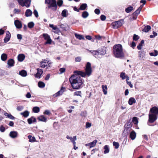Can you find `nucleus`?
I'll return each mask as SVG.
<instances>
[{
  "mask_svg": "<svg viewBox=\"0 0 158 158\" xmlns=\"http://www.w3.org/2000/svg\"><path fill=\"white\" fill-rule=\"evenodd\" d=\"M85 70V73L81 71H74V73L75 74L72 75L69 78V81L73 89H79L81 88L83 84L82 78L79 75L85 77L86 76H89L91 74L92 70L90 63H87Z\"/></svg>",
  "mask_w": 158,
  "mask_h": 158,
  "instance_id": "f257e3e1",
  "label": "nucleus"
},
{
  "mask_svg": "<svg viewBox=\"0 0 158 158\" xmlns=\"http://www.w3.org/2000/svg\"><path fill=\"white\" fill-rule=\"evenodd\" d=\"M150 112L151 114H149L148 121L150 123H153L157 118L158 115V107L154 106L150 110Z\"/></svg>",
  "mask_w": 158,
  "mask_h": 158,
  "instance_id": "f03ea898",
  "label": "nucleus"
},
{
  "mask_svg": "<svg viewBox=\"0 0 158 158\" xmlns=\"http://www.w3.org/2000/svg\"><path fill=\"white\" fill-rule=\"evenodd\" d=\"M114 56L117 58H121L124 56L123 47L121 45L118 44L114 45L113 48Z\"/></svg>",
  "mask_w": 158,
  "mask_h": 158,
  "instance_id": "7ed1b4c3",
  "label": "nucleus"
},
{
  "mask_svg": "<svg viewBox=\"0 0 158 158\" xmlns=\"http://www.w3.org/2000/svg\"><path fill=\"white\" fill-rule=\"evenodd\" d=\"M45 3L48 5V8L53 10L57 9V4L56 0H45Z\"/></svg>",
  "mask_w": 158,
  "mask_h": 158,
  "instance_id": "20e7f679",
  "label": "nucleus"
},
{
  "mask_svg": "<svg viewBox=\"0 0 158 158\" xmlns=\"http://www.w3.org/2000/svg\"><path fill=\"white\" fill-rule=\"evenodd\" d=\"M19 4L22 6L28 7L31 5V0H17Z\"/></svg>",
  "mask_w": 158,
  "mask_h": 158,
  "instance_id": "39448f33",
  "label": "nucleus"
},
{
  "mask_svg": "<svg viewBox=\"0 0 158 158\" xmlns=\"http://www.w3.org/2000/svg\"><path fill=\"white\" fill-rule=\"evenodd\" d=\"M123 20L121 19L119 20L114 22L112 23L113 28H117L121 26L123 23Z\"/></svg>",
  "mask_w": 158,
  "mask_h": 158,
  "instance_id": "423d86ee",
  "label": "nucleus"
},
{
  "mask_svg": "<svg viewBox=\"0 0 158 158\" xmlns=\"http://www.w3.org/2000/svg\"><path fill=\"white\" fill-rule=\"evenodd\" d=\"M65 87H62L60 90L54 94L53 96L55 97H57L62 95L65 91Z\"/></svg>",
  "mask_w": 158,
  "mask_h": 158,
  "instance_id": "0eeeda50",
  "label": "nucleus"
},
{
  "mask_svg": "<svg viewBox=\"0 0 158 158\" xmlns=\"http://www.w3.org/2000/svg\"><path fill=\"white\" fill-rule=\"evenodd\" d=\"M50 63L49 61L46 60H43L40 62V67L42 68H45L46 66H47V64H49Z\"/></svg>",
  "mask_w": 158,
  "mask_h": 158,
  "instance_id": "6e6552de",
  "label": "nucleus"
},
{
  "mask_svg": "<svg viewBox=\"0 0 158 158\" xmlns=\"http://www.w3.org/2000/svg\"><path fill=\"white\" fill-rule=\"evenodd\" d=\"M49 27L52 28L54 30L53 31L56 33H58L60 32L59 28L56 26H54L53 24H50L49 25Z\"/></svg>",
  "mask_w": 158,
  "mask_h": 158,
  "instance_id": "1a4fd4ad",
  "label": "nucleus"
},
{
  "mask_svg": "<svg viewBox=\"0 0 158 158\" xmlns=\"http://www.w3.org/2000/svg\"><path fill=\"white\" fill-rule=\"evenodd\" d=\"M18 135L17 132L15 131H11L10 134V136L12 138H15L17 137Z\"/></svg>",
  "mask_w": 158,
  "mask_h": 158,
  "instance_id": "9d476101",
  "label": "nucleus"
},
{
  "mask_svg": "<svg viewBox=\"0 0 158 158\" xmlns=\"http://www.w3.org/2000/svg\"><path fill=\"white\" fill-rule=\"evenodd\" d=\"M6 36L4 40L5 43L8 42L10 38V34L8 31H7L6 32Z\"/></svg>",
  "mask_w": 158,
  "mask_h": 158,
  "instance_id": "9b49d317",
  "label": "nucleus"
},
{
  "mask_svg": "<svg viewBox=\"0 0 158 158\" xmlns=\"http://www.w3.org/2000/svg\"><path fill=\"white\" fill-rule=\"evenodd\" d=\"M15 24L16 27L18 28H20L22 27L21 23L18 20H16L14 22Z\"/></svg>",
  "mask_w": 158,
  "mask_h": 158,
  "instance_id": "f8f14e48",
  "label": "nucleus"
},
{
  "mask_svg": "<svg viewBox=\"0 0 158 158\" xmlns=\"http://www.w3.org/2000/svg\"><path fill=\"white\" fill-rule=\"evenodd\" d=\"M136 133L134 131H132L130 133V137L131 138V139L132 140H133L135 139L136 137Z\"/></svg>",
  "mask_w": 158,
  "mask_h": 158,
  "instance_id": "ddd939ff",
  "label": "nucleus"
},
{
  "mask_svg": "<svg viewBox=\"0 0 158 158\" xmlns=\"http://www.w3.org/2000/svg\"><path fill=\"white\" fill-rule=\"evenodd\" d=\"M87 50L91 53L95 57L97 58L98 55L99 54V51L96 50H90L88 49Z\"/></svg>",
  "mask_w": 158,
  "mask_h": 158,
  "instance_id": "4468645a",
  "label": "nucleus"
},
{
  "mask_svg": "<svg viewBox=\"0 0 158 158\" xmlns=\"http://www.w3.org/2000/svg\"><path fill=\"white\" fill-rule=\"evenodd\" d=\"M25 58V56L23 54H20L18 56V59L19 61H23Z\"/></svg>",
  "mask_w": 158,
  "mask_h": 158,
  "instance_id": "2eb2a0df",
  "label": "nucleus"
},
{
  "mask_svg": "<svg viewBox=\"0 0 158 158\" xmlns=\"http://www.w3.org/2000/svg\"><path fill=\"white\" fill-rule=\"evenodd\" d=\"M14 61L12 59H10L8 60L7 61V64L9 67L13 66L14 64Z\"/></svg>",
  "mask_w": 158,
  "mask_h": 158,
  "instance_id": "dca6fc26",
  "label": "nucleus"
},
{
  "mask_svg": "<svg viewBox=\"0 0 158 158\" xmlns=\"http://www.w3.org/2000/svg\"><path fill=\"white\" fill-rule=\"evenodd\" d=\"M4 115L10 119L13 120L15 119V117L13 116L10 114H9L7 112L4 113Z\"/></svg>",
  "mask_w": 158,
  "mask_h": 158,
  "instance_id": "f3484780",
  "label": "nucleus"
},
{
  "mask_svg": "<svg viewBox=\"0 0 158 158\" xmlns=\"http://www.w3.org/2000/svg\"><path fill=\"white\" fill-rule=\"evenodd\" d=\"M32 14V12L30 9L27 10L25 12V15L26 17L31 16Z\"/></svg>",
  "mask_w": 158,
  "mask_h": 158,
  "instance_id": "a211bd4d",
  "label": "nucleus"
},
{
  "mask_svg": "<svg viewBox=\"0 0 158 158\" xmlns=\"http://www.w3.org/2000/svg\"><path fill=\"white\" fill-rule=\"evenodd\" d=\"M135 102L136 100L133 98H131L129 100L128 103L130 105H132L134 103H135Z\"/></svg>",
  "mask_w": 158,
  "mask_h": 158,
  "instance_id": "6ab92c4d",
  "label": "nucleus"
},
{
  "mask_svg": "<svg viewBox=\"0 0 158 158\" xmlns=\"http://www.w3.org/2000/svg\"><path fill=\"white\" fill-rule=\"evenodd\" d=\"M28 122L29 124H31L33 122H35L36 121V119L35 118L32 117L28 119Z\"/></svg>",
  "mask_w": 158,
  "mask_h": 158,
  "instance_id": "aec40b11",
  "label": "nucleus"
},
{
  "mask_svg": "<svg viewBox=\"0 0 158 158\" xmlns=\"http://www.w3.org/2000/svg\"><path fill=\"white\" fill-rule=\"evenodd\" d=\"M19 74L22 76L25 77L27 75V73L25 70H22L19 72Z\"/></svg>",
  "mask_w": 158,
  "mask_h": 158,
  "instance_id": "412c9836",
  "label": "nucleus"
},
{
  "mask_svg": "<svg viewBox=\"0 0 158 158\" xmlns=\"http://www.w3.org/2000/svg\"><path fill=\"white\" fill-rule=\"evenodd\" d=\"M151 27L150 26L147 25L144 27V28L142 30V31L145 32H147L151 30Z\"/></svg>",
  "mask_w": 158,
  "mask_h": 158,
  "instance_id": "4be33fe9",
  "label": "nucleus"
},
{
  "mask_svg": "<svg viewBox=\"0 0 158 158\" xmlns=\"http://www.w3.org/2000/svg\"><path fill=\"white\" fill-rule=\"evenodd\" d=\"M28 138L29 139V141L31 142H33L35 141V139L34 136H32L31 135H29Z\"/></svg>",
  "mask_w": 158,
  "mask_h": 158,
  "instance_id": "5701e85b",
  "label": "nucleus"
},
{
  "mask_svg": "<svg viewBox=\"0 0 158 158\" xmlns=\"http://www.w3.org/2000/svg\"><path fill=\"white\" fill-rule=\"evenodd\" d=\"M7 55L5 53H3L1 56V59L2 61H5L7 59Z\"/></svg>",
  "mask_w": 158,
  "mask_h": 158,
  "instance_id": "b1692460",
  "label": "nucleus"
},
{
  "mask_svg": "<svg viewBox=\"0 0 158 158\" xmlns=\"http://www.w3.org/2000/svg\"><path fill=\"white\" fill-rule=\"evenodd\" d=\"M24 117H27L29 115V112L27 111H25L21 113L20 114Z\"/></svg>",
  "mask_w": 158,
  "mask_h": 158,
  "instance_id": "393cba45",
  "label": "nucleus"
},
{
  "mask_svg": "<svg viewBox=\"0 0 158 158\" xmlns=\"http://www.w3.org/2000/svg\"><path fill=\"white\" fill-rule=\"evenodd\" d=\"M97 142V140L96 139H95L92 142L90 143V148L94 147Z\"/></svg>",
  "mask_w": 158,
  "mask_h": 158,
  "instance_id": "a878e982",
  "label": "nucleus"
},
{
  "mask_svg": "<svg viewBox=\"0 0 158 158\" xmlns=\"http://www.w3.org/2000/svg\"><path fill=\"white\" fill-rule=\"evenodd\" d=\"M87 5L86 4L84 3L82 4L80 6L79 10H84L87 7Z\"/></svg>",
  "mask_w": 158,
  "mask_h": 158,
  "instance_id": "bb28decb",
  "label": "nucleus"
},
{
  "mask_svg": "<svg viewBox=\"0 0 158 158\" xmlns=\"http://www.w3.org/2000/svg\"><path fill=\"white\" fill-rule=\"evenodd\" d=\"M75 36L79 40H84V38L83 36L82 35H80L79 34H77V33L75 34Z\"/></svg>",
  "mask_w": 158,
  "mask_h": 158,
  "instance_id": "cd10ccee",
  "label": "nucleus"
},
{
  "mask_svg": "<svg viewBox=\"0 0 158 158\" xmlns=\"http://www.w3.org/2000/svg\"><path fill=\"white\" fill-rule=\"evenodd\" d=\"M102 89L104 93V94H107V86L106 85H102Z\"/></svg>",
  "mask_w": 158,
  "mask_h": 158,
  "instance_id": "c85d7f7f",
  "label": "nucleus"
},
{
  "mask_svg": "<svg viewBox=\"0 0 158 158\" xmlns=\"http://www.w3.org/2000/svg\"><path fill=\"white\" fill-rule=\"evenodd\" d=\"M154 52H150L149 55L151 56H156L158 55V51L156 50H154Z\"/></svg>",
  "mask_w": 158,
  "mask_h": 158,
  "instance_id": "c756f323",
  "label": "nucleus"
},
{
  "mask_svg": "<svg viewBox=\"0 0 158 158\" xmlns=\"http://www.w3.org/2000/svg\"><path fill=\"white\" fill-rule=\"evenodd\" d=\"M104 149L105 150L104 151V153L105 154H106L109 152V149L108 145H105L104 147Z\"/></svg>",
  "mask_w": 158,
  "mask_h": 158,
  "instance_id": "7c9ffc66",
  "label": "nucleus"
},
{
  "mask_svg": "<svg viewBox=\"0 0 158 158\" xmlns=\"http://www.w3.org/2000/svg\"><path fill=\"white\" fill-rule=\"evenodd\" d=\"M133 10V7L132 6H130L126 9L125 11L127 13H129L131 12Z\"/></svg>",
  "mask_w": 158,
  "mask_h": 158,
  "instance_id": "2f4dec72",
  "label": "nucleus"
},
{
  "mask_svg": "<svg viewBox=\"0 0 158 158\" xmlns=\"http://www.w3.org/2000/svg\"><path fill=\"white\" fill-rule=\"evenodd\" d=\"M89 15V13L87 11H85L82 12V16L83 18H85L88 16Z\"/></svg>",
  "mask_w": 158,
  "mask_h": 158,
  "instance_id": "473e14b6",
  "label": "nucleus"
},
{
  "mask_svg": "<svg viewBox=\"0 0 158 158\" xmlns=\"http://www.w3.org/2000/svg\"><path fill=\"white\" fill-rule=\"evenodd\" d=\"M32 110L34 112L37 113L39 111L40 109L39 107L35 106L33 108Z\"/></svg>",
  "mask_w": 158,
  "mask_h": 158,
  "instance_id": "72a5a7b5",
  "label": "nucleus"
},
{
  "mask_svg": "<svg viewBox=\"0 0 158 158\" xmlns=\"http://www.w3.org/2000/svg\"><path fill=\"white\" fill-rule=\"evenodd\" d=\"M40 121L46 122L47 121V118L44 115L40 116Z\"/></svg>",
  "mask_w": 158,
  "mask_h": 158,
  "instance_id": "f704fd0d",
  "label": "nucleus"
},
{
  "mask_svg": "<svg viewBox=\"0 0 158 158\" xmlns=\"http://www.w3.org/2000/svg\"><path fill=\"white\" fill-rule=\"evenodd\" d=\"M67 25L66 24H61L60 25V27L63 30L66 31Z\"/></svg>",
  "mask_w": 158,
  "mask_h": 158,
  "instance_id": "c9c22d12",
  "label": "nucleus"
},
{
  "mask_svg": "<svg viewBox=\"0 0 158 158\" xmlns=\"http://www.w3.org/2000/svg\"><path fill=\"white\" fill-rule=\"evenodd\" d=\"M106 48L104 47L102 49L101 51H100V52L101 54L103 55H105L106 53Z\"/></svg>",
  "mask_w": 158,
  "mask_h": 158,
  "instance_id": "e433bc0d",
  "label": "nucleus"
},
{
  "mask_svg": "<svg viewBox=\"0 0 158 158\" xmlns=\"http://www.w3.org/2000/svg\"><path fill=\"white\" fill-rule=\"evenodd\" d=\"M132 122L134 124L137 125L138 123L137 118L136 117H134L133 118Z\"/></svg>",
  "mask_w": 158,
  "mask_h": 158,
  "instance_id": "4c0bfd02",
  "label": "nucleus"
},
{
  "mask_svg": "<svg viewBox=\"0 0 158 158\" xmlns=\"http://www.w3.org/2000/svg\"><path fill=\"white\" fill-rule=\"evenodd\" d=\"M74 139L71 142L73 143V146H74V149L76 150L78 148L77 147H76V148H75V145L76 144V143L75 142V141H76L77 140V137L76 136H74Z\"/></svg>",
  "mask_w": 158,
  "mask_h": 158,
  "instance_id": "58836bf2",
  "label": "nucleus"
},
{
  "mask_svg": "<svg viewBox=\"0 0 158 158\" xmlns=\"http://www.w3.org/2000/svg\"><path fill=\"white\" fill-rule=\"evenodd\" d=\"M120 76L122 79V80H124L126 78V77L127 75H125V73L122 72L121 73Z\"/></svg>",
  "mask_w": 158,
  "mask_h": 158,
  "instance_id": "ea45409f",
  "label": "nucleus"
},
{
  "mask_svg": "<svg viewBox=\"0 0 158 158\" xmlns=\"http://www.w3.org/2000/svg\"><path fill=\"white\" fill-rule=\"evenodd\" d=\"M34 23L32 22L29 23L28 24V26L29 28H32L34 26Z\"/></svg>",
  "mask_w": 158,
  "mask_h": 158,
  "instance_id": "a19ab883",
  "label": "nucleus"
},
{
  "mask_svg": "<svg viewBox=\"0 0 158 158\" xmlns=\"http://www.w3.org/2000/svg\"><path fill=\"white\" fill-rule=\"evenodd\" d=\"M67 10L65 9L64 10L62 11L61 14L64 17H66L67 16Z\"/></svg>",
  "mask_w": 158,
  "mask_h": 158,
  "instance_id": "79ce46f5",
  "label": "nucleus"
},
{
  "mask_svg": "<svg viewBox=\"0 0 158 158\" xmlns=\"http://www.w3.org/2000/svg\"><path fill=\"white\" fill-rule=\"evenodd\" d=\"M113 145L115 147V148L116 149H117L119 148V144L118 143L115 142H113Z\"/></svg>",
  "mask_w": 158,
  "mask_h": 158,
  "instance_id": "37998d69",
  "label": "nucleus"
},
{
  "mask_svg": "<svg viewBox=\"0 0 158 158\" xmlns=\"http://www.w3.org/2000/svg\"><path fill=\"white\" fill-rule=\"evenodd\" d=\"M63 2L62 0H58L57 2V5L59 6H61L63 4Z\"/></svg>",
  "mask_w": 158,
  "mask_h": 158,
  "instance_id": "c03bdc74",
  "label": "nucleus"
},
{
  "mask_svg": "<svg viewBox=\"0 0 158 158\" xmlns=\"http://www.w3.org/2000/svg\"><path fill=\"white\" fill-rule=\"evenodd\" d=\"M43 37H44L45 40H47L50 38L49 35L46 34H44L43 35Z\"/></svg>",
  "mask_w": 158,
  "mask_h": 158,
  "instance_id": "a18cd8bd",
  "label": "nucleus"
},
{
  "mask_svg": "<svg viewBox=\"0 0 158 158\" xmlns=\"http://www.w3.org/2000/svg\"><path fill=\"white\" fill-rule=\"evenodd\" d=\"M87 113L86 112V111L82 112L80 114V115L81 116L83 117H86L87 116Z\"/></svg>",
  "mask_w": 158,
  "mask_h": 158,
  "instance_id": "49530a36",
  "label": "nucleus"
},
{
  "mask_svg": "<svg viewBox=\"0 0 158 158\" xmlns=\"http://www.w3.org/2000/svg\"><path fill=\"white\" fill-rule=\"evenodd\" d=\"M139 57L142 59L143 60H144V59L145 58V57H144V56H143V55L142 54V52L139 51Z\"/></svg>",
  "mask_w": 158,
  "mask_h": 158,
  "instance_id": "de8ad7c7",
  "label": "nucleus"
},
{
  "mask_svg": "<svg viewBox=\"0 0 158 158\" xmlns=\"http://www.w3.org/2000/svg\"><path fill=\"white\" fill-rule=\"evenodd\" d=\"M47 41L45 43V44H51L52 43V40L50 38L46 40Z\"/></svg>",
  "mask_w": 158,
  "mask_h": 158,
  "instance_id": "09e8293b",
  "label": "nucleus"
},
{
  "mask_svg": "<svg viewBox=\"0 0 158 158\" xmlns=\"http://www.w3.org/2000/svg\"><path fill=\"white\" fill-rule=\"evenodd\" d=\"M91 124L89 122H86V123L85 127L86 128H88L90 127L91 126Z\"/></svg>",
  "mask_w": 158,
  "mask_h": 158,
  "instance_id": "8fccbe9b",
  "label": "nucleus"
},
{
  "mask_svg": "<svg viewBox=\"0 0 158 158\" xmlns=\"http://www.w3.org/2000/svg\"><path fill=\"white\" fill-rule=\"evenodd\" d=\"M81 91H77L74 93V95L80 96L81 97Z\"/></svg>",
  "mask_w": 158,
  "mask_h": 158,
  "instance_id": "3c124183",
  "label": "nucleus"
},
{
  "mask_svg": "<svg viewBox=\"0 0 158 158\" xmlns=\"http://www.w3.org/2000/svg\"><path fill=\"white\" fill-rule=\"evenodd\" d=\"M133 38L134 40L136 41L139 39V37L138 35H137L135 34H134V35Z\"/></svg>",
  "mask_w": 158,
  "mask_h": 158,
  "instance_id": "603ef678",
  "label": "nucleus"
},
{
  "mask_svg": "<svg viewBox=\"0 0 158 158\" xmlns=\"http://www.w3.org/2000/svg\"><path fill=\"white\" fill-rule=\"evenodd\" d=\"M81 60V57L80 56L76 57L75 58V61L76 62H80Z\"/></svg>",
  "mask_w": 158,
  "mask_h": 158,
  "instance_id": "864d4df0",
  "label": "nucleus"
},
{
  "mask_svg": "<svg viewBox=\"0 0 158 158\" xmlns=\"http://www.w3.org/2000/svg\"><path fill=\"white\" fill-rule=\"evenodd\" d=\"M39 69H37V73L35 75V77L36 78H40V73H39Z\"/></svg>",
  "mask_w": 158,
  "mask_h": 158,
  "instance_id": "5fc2aeb1",
  "label": "nucleus"
},
{
  "mask_svg": "<svg viewBox=\"0 0 158 158\" xmlns=\"http://www.w3.org/2000/svg\"><path fill=\"white\" fill-rule=\"evenodd\" d=\"M34 14L36 17H38V12L36 10H34L33 12Z\"/></svg>",
  "mask_w": 158,
  "mask_h": 158,
  "instance_id": "6e6d98bb",
  "label": "nucleus"
},
{
  "mask_svg": "<svg viewBox=\"0 0 158 158\" xmlns=\"http://www.w3.org/2000/svg\"><path fill=\"white\" fill-rule=\"evenodd\" d=\"M66 138L68 139H70L71 142L73 141L74 139V136H73V137H70L68 135H67L66 136Z\"/></svg>",
  "mask_w": 158,
  "mask_h": 158,
  "instance_id": "4d7b16f0",
  "label": "nucleus"
},
{
  "mask_svg": "<svg viewBox=\"0 0 158 158\" xmlns=\"http://www.w3.org/2000/svg\"><path fill=\"white\" fill-rule=\"evenodd\" d=\"M5 130V128L3 126H1L0 127V131L1 132H4Z\"/></svg>",
  "mask_w": 158,
  "mask_h": 158,
  "instance_id": "13d9d810",
  "label": "nucleus"
},
{
  "mask_svg": "<svg viewBox=\"0 0 158 158\" xmlns=\"http://www.w3.org/2000/svg\"><path fill=\"white\" fill-rule=\"evenodd\" d=\"M140 11L141 10L138 8L134 12V14L136 15H138L140 13Z\"/></svg>",
  "mask_w": 158,
  "mask_h": 158,
  "instance_id": "bf43d9fd",
  "label": "nucleus"
},
{
  "mask_svg": "<svg viewBox=\"0 0 158 158\" xmlns=\"http://www.w3.org/2000/svg\"><path fill=\"white\" fill-rule=\"evenodd\" d=\"M100 19L104 21L106 19V17L104 15H102L100 16Z\"/></svg>",
  "mask_w": 158,
  "mask_h": 158,
  "instance_id": "052dcab7",
  "label": "nucleus"
},
{
  "mask_svg": "<svg viewBox=\"0 0 158 158\" xmlns=\"http://www.w3.org/2000/svg\"><path fill=\"white\" fill-rule=\"evenodd\" d=\"M44 114H47V115H49L51 114L49 110H46L44 112Z\"/></svg>",
  "mask_w": 158,
  "mask_h": 158,
  "instance_id": "680f3d73",
  "label": "nucleus"
},
{
  "mask_svg": "<svg viewBox=\"0 0 158 158\" xmlns=\"http://www.w3.org/2000/svg\"><path fill=\"white\" fill-rule=\"evenodd\" d=\"M23 108V107L22 106H18L17 107V109L18 110H22Z\"/></svg>",
  "mask_w": 158,
  "mask_h": 158,
  "instance_id": "e2e57ef3",
  "label": "nucleus"
},
{
  "mask_svg": "<svg viewBox=\"0 0 158 158\" xmlns=\"http://www.w3.org/2000/svg\"><path fill=\"white\" fill-rule=\"evenodd\" d=\"M45 86V84L43 82L40 81V88H44Z\"/></svg>",
  "mask_w": 158,
  "mask_h": 158,
  "instance_id": "0e129e2a",
  "label": "nucleus"
},
{
  "mask_svg": "<svg viewBox=\"0 0 158 158\" xmlns=\"http://www.w3.org/2000/svg\"><path fill=\"white\" fill-rule=\"evenodd\" d=\"M95 37L96 39L98 40H101L102 38V36H101L99 35H95Z\"/></svg>",
  "mask_w": 158,
  "mask_h": 158,
  "instance_id": "69168bd1",
  "label": "nucleus"
},
{
  "mask_svg": "<svg viewBox=\"0 0 158 158\" xmlns=\"http://www.w3.org/2000/svg\"><path fill=\"white\" fill-rule=\"evenodd\" d=\"M65 69L64 68H61L60 69V73H64L65 71Z\"/></svg>",
  "mask_w": 158,
  "mask_h": 158,
  "instance_id": "338daca9",
  "label": "nucleus"
},
{
  "mask_svg": "<svg viewBox=\"0 0 158 158\" xmlns=\"http://www.w3.org/2000/svg\"><path fill=\"white\" fill-rule=\"evenodd\" d=\"M94 12L95 14L98 15L100 13V11L99 9H96L94 10Z\"/></svg>",
  "mask_w": 158,
  "mask_h": 158,
  "instance_id": "774afa93",
  "label": "nucleus"
}]
</instances>
